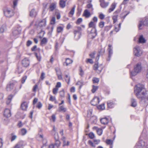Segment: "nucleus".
I'll use <instances>...</instances> for the list:
<instances>
[{"mask_svg":"<svg viewBox=\"0 0 148 148\" xmlns=\"http://www.w3.org/2000/svg\"><path fill=\"white\" fill-rule=\"evenodd\" d=\"M106 143L108 145H112V141L110 139H107Z\"/></svg>","mask_w":148,"mask_h":148,"instance_id":"nucleus-57","label":"nucleus"},{"mask_svg":"<svg viewBox=\"0 0 148 148\" xmlns=\"http://www.w3.org/2000/svg\"><path fill=\"white\" fill-rule=\"evenodd\" d=\"M79 75L81 77H82L84 74V72L81 66H80L79 68Z\"/></svg>","mask_w":148,"mask_h":148,"instance_id":"nucleus-40","label":"nucleus"},{"mask_svg":"<svg viewBox=\"0 0 148 148\" xmlns=\"http://www.w3.org/2000/svg\"><path fill=\"white\" fill-rule=\"evenodd\" d=\"M108 48L107 50L108 51V56L106 58V60L107 61H110V60L111 57L113 53L112 47V45L110 44H109L108 45Z\"/></svg>","mask_w":148,"mask_h":148,"instance_id":"nucleus-8","label":"nucleus"},{"mask_svg":"<svg viewBox=\"0 0 148 148\" xmlns=\"http://www.w3.org/2000/svg\"><path fill=\"white\" fill-rule=\"evenodd\" d=\"M74 38L75 40H77L80 38L81 35V33L80 32L74 30Z\"/></svg>","mask_w":148,"mask_h":148,"instance_id":"nucleus-12","label":"nucleus"},{"mask_svg":"<svg viewBox=\"0 0 148 148\" xmlns=\"http://www.w3.org/2000/svg\"><path fill=\"white\" fill-rule=\"evenodd\" d=\"M99 81V79L96 77H94L92 79V81L94 83H98Z\"/></svg>","mask_w":148,"mask_h":148,"instance_id":"nucleus-49","label":"nucleus"},{"mask_svg":"<svg viewBox=\"0 0 148 148\" xmlns=\"http://www.w3.org/2000/svg\"><path fill=\"white\" fill-rule=\"evenodd\" d=\"M55 143L54 144L55 146H56L58 148L59 147L60 145V142L58 140H55Z\"/></svg>","mask_w":148,"mask_h":148,"instance_id":"nucleus-47","label":"nucleus"},{"mask_svg":"<svg viewBox=\"0 0 148 148\" xmlns=\"http://www.w3.org/2000/svg\"><path fill=\"white\" fill-rule=\"evenodd\" d=\"M87 7L89 9V10L90 11H92L93 10L92 5L91 3H88L87 5Z\"/></svg>","mask_w":148,"mask_h":148,"instance_id":"nucleus-38","label":"nucleus"},{"mask_svg":"<svg viewBox=\"0 0 148 148\" xmlns=\"http://www.w3.org/2000/svg\"><path fill=\"white\" fill-rule=\"evenodd\" d=\"M59 111H63L64 112H66V109L64 107V106H61L59 107Z\"/></svg>","mask_w":148,"mask_h":148,"instance_id":"nucleus-42","label":"nucleus"},{"mask_svg":"<svg viewBox=\"0 0 148 148\" xmlns=\"http://www.w3.org/2000/svg\"><path fill=\"white\" fill-rule=\"evenodd\" d=\"M100 122L104 125L108 123V119L106 118H103L100 119Z\"/></svg>","mask_w":148,"mask_h":148,"instance_id":"nucleus-26","label":"nucleus"},{"mask_svg":"<svg viewBox=\"0 0 148 148\" xmlns=\"http://www.w3.org/2000/svg\"><path fill=\"white\" fill-rule=\"evenodd\" d=\"M130 13V12H128V13L127 14H125V12H124L122 13L120 15V17L121 18H123V19L122 20V21H123L124 19L125 18L126 16Z\"/></svg>","mask_w":148,"mask_h":148,"instance_id":"nucleus-27","label":"nucleus"},{"mask_svg":"<svg viewBox=\"0 0 148 148\" xmlns=\"http://www.w3.org/2000/svg\"><path fill=\"white\" fill-rule=\"evenodd\" d=\"M21 30L20 29H16L12 31V34L13 36L15 37L18 36L21 33Z\"/></svg>","mask_w":148,"mask_h":148,"instance_id":"nucleus-18","label":"nucleus"},{"mask_svg":"<svg viewBox=\"0 0 148 148\" xmlns=\"http://www.w3.org/2000/svg\"><path fill=\"white\" fill-rule=\"evenodd\" d=\"M118 16V14L115 15L112 17V19L113 20V22L114 23H115L117 21Z\"/></svg>","mask_w":148,"mask_h":148,"instance_id":"nucleus-43","label":"nucleus"},{"mask_svg":"<svg viewBox=\"0 0 148 148\" xmlns=\"http://www.w3.org/2000/svg\"><path fill=\"white\" fill-rule=\"evenodd\" d=\"M146 42V40L143 37L142 35H140L138 38V42L140 43H144Z\"/></svg>","mask_w":148,"mask_h":148,"instance_id":"nucleus-20","label":"nucleus"},{"mask_svg":"<svg viewBox=\"0 0 148 148\" xmlns=\"http://www.w3.org/2000/svg\"><path fill=\"white\" fill-rule=\"evenodd\" d=\"M100 99L97 96H95L91 101V104L94 106L97 105L100 102Z\"/></svg>","mask_w":148,"mask_h":148,"instance_id":"nucleus-9","label":"nucleus"},{"mask_svg":"<svg viewBox=\"0 0 148 148\" xmlns=\"http://www.w3.org/2000/svg\"><path fill=\"white\" fill-rule=\"evenodd\" d=\"M116 6V3L115 2L111 4L110 8L108 9V12L109 13H110L113 11L115 9Z\"/></svg>","mask_w":148,"mask_h":148,"instance_id":"nucleus-16","label":"nucleus"},{"mask_svg":"<svg viewBox=\"0 0 148 148\" xmlns=\"http://www.w3.org/2000/svg\"><path fill=\"white\" fill-rule=\"evenodd\" d=\"M86 62L87 63H89L90 64H92L93 62L92 59H87L86 60Z\"/></svg>","mask_w":148,"mask_h":148,"instance_id":"nucleus-62","label":"nucleus"},{"mask_svg":"<svg viewBox=\"0 0 148 148\" xmlns=\"http://www.w3.org/2000/svg\"><path fill=\"white\" fill-rule=\"evenodd\" d=\"M98 88V86L93 85L92 88L91 90L92 92L93 93H95V91L97 90Z\"/></svg>","mask_w":148,"mask_h":148,"instance_id":"nucleus-45","label":"nucleus"},{"mask_svg":"<svg viewBox=\"0 0 148 148\" xmlns=\"http://www.w3.org/2000/svg\"><path fill=\"white\" fill-rule=\"evenodd\" d=\"M66 138L64 136H63L62 138V140L63 141V146H68L69 145V141H67L66 143Z\"/></svg>","mask_w":148,"mask_h":148,"instance_id":"nucleus-24","label":"nucleus"},{"mask_svg":"<svg viewBox=\"0 0 148 148\" xmlns=\"http://www.w3.org/2000/svg\"><path fill=\"white\" fill-rule=\"evenodd\" d=\"M60 96L61 97H64V92L63 90L60 92Z\"/></svg>","mask_w":148,"mask_h":148,"instance_id":"nucleus-54","label":"nucleus"},{"mask_svg":"<svg viewBox=\"0 0 148 148\" xmlns=\"http://www.w3.org/2000/svg\"><path fill=\"white\" fill-rule=\"evenodd\" d=\"M6 29V26L5 24L3 25L0 28V32L3 33Z\"/></svg>","mask_w":148,"mask_h":148,"instance_id":"nucleus-36","label":"nucleus"},{"mask_svg":"<svg viewBox=\"0 0 148 148\" xmlns=\"http://www.w3.org/2000/svg\"><path fill=\"white\" fill-rule=\"evenodd\" d=\"M27 132V131L25 128H23L21 130V134L22 135L24 136L25 135Z\"/></svg>","mask_w":148,"mask_h":148,"instance_id":"nucleus-44","label":"nucleus"},{"mask_svg":"<svg viewBox=\"0 0 148 148\" xmlns=\"http://www.w3.org/2000/svg\"><path fill=\"white\" fill-rule=\"evenodd\" d=\"M3 11L5 16L8 18L11 17L14 15V14L13 11L8 8H5L4 9Z\"/></svg>","mask_w":148,"mask_h":148,"instance_id":"nucleus-4","label":"nucleus"},{"mask_svg":"<svg viewBox=\"0 0 148 148\" xmlns=\"http://www.w3.org/2000/svg\"><path fill=\"white\" fill-rule=\"evenodd\" d=\"M82 21V18H78L76 21V23L77 24H79Z\"/></svg>","mask_w":148,"mask_h":148,"instance_id":"nucleus-63","label":"nucleus"},{"mask_svg":"<svg viewBox=\"0 0 148 148\" xmlns=\"http://www.w3.org/2000/svg\"><path fill=\"white\" fill-rule=\"evenodd\" d=\"M142 67L141 63H138L136 64L134 66L133 71L130 72L131 76H135L141 71Z\"/></svg>","mask_w":148,"mask_h":148,"instance_id":"nucleus-2","label":"nucleus"},{"mask_svg":"<svg viewBox=\"0 0 148 148\" xmlns=\"http://www.w3.org/2000/svg\"><path fill=\"white\" fill-rule=\"evenodd\" d=\"M83 15L86 18H89L91 15V14L87 10H85L84 12Z\"/></svg>","mask_w":148,"mask_h":148,"instance_id":"nucleus-23","label":"nucleus"},{"mask_svg":"<svg viewBox=\"0 0 148 148\" xmlns=\"http://www.w3.org/2000/svg\"><path fill=\"white\" fill-rule=\"evenodd\" d=\"M76 85H79V88L80 89L84 85V82L82 81H78L76 83Z\"/></svg>","mask_w":148,"mask_h":148,"instance_id":"nucleus-37","label":"nucleus"},{"mask_svg":"<svg viewBox=\"0 0 148 148\" xmlns=\"http://www.w3.org/2000/svg\"><path fill=\"white\" fill-rule=\"evenodd\" d=\"M57 74L58 75V78L59 79H62V76L60 74V70H56Z\"/></svg>","mask_w":148,"mask_h":148,"instance_id":"nucleus-41","label":"nucleus"},{"mask_svg":"<svg viewBox=\"0 0 148 148\" xmlns=\"http://www.w3.org/2000/svg\"><path fill=\"white\" fill-rule=\"evenodd\" d=\"M90 121L92 123H96L97 121V119L96 116H93L90 118Z\"/></svg>","mask_w":148,"mask_h":148,"instance_id":"nucleus-35","label":"nucleus"},{"mask_svg":"<svg viewBox=\"0 0 148 148\" xmlns=\"http://www.w3.org/2000/svg\"><path fill=\"white\" fill-rule=\"evenodd\" d=\"M148 25V18H146L144 21H140L138 25L139 29H142L144 25Z\"/></svg>","mask_w":148,"mask_h":148,"instance_id":"nucleus-7","label":"nucleus"},{"mask_svg":"<svg viewBox=\"0 0 148 148\" xmlns=\"http://www.w3.org/2000/svg\"><path fill=\"white\" fill-rule=\"evenodd\" d=\"M60 5L62 8H64L66 5V2L63 0H60Z\"/></svg>","mask_w":148,"mask_h":148,"instance_id":"nucleus-34","label":"nucleus"},{"mask_svg":"<svg viewBox=\"0 0 148 148\" xmlns=\"http://www.w3.org/2000/svg\"><path fill=\"white\" fill-rule=\"evenodd\" d=\"M37 14V12L34 9H32L29 12V15L31 17H35Z\"/></svg>","mask_w":148,"mask_h":148,"instance_id":"nucleus-19","label":"nucleus"},{"mask_svg":"<svg viewBox=\"0 0 148 148\" xmlns=\"http://www.w3.org/2000/svg\"><path fill=\"white\" fill-rule=\"evenodd\" d=\"M13 97V96L12 95H10L8 96L6 101V103L7 105H8L10 103Z\"/></svg>","mask_w":148,"mask_h":148,"instance_id":"nucleus-31","label":"nucleus"},{"mask_svg":"<svg viewBox=\"0 0 148 148\" xmlns=\"http://www.w3.org/2000/svg\"><path fill=\"white\" fill-rule=\"evenodd\" d=\"M134 92L142 103L145 105H148V91L145 89L143 85L137 84L135 87Z\"/></svg>","mask_w":148,"mask_h":148,"instance_id":"nucleus-1","label":"nucleus"},{"mask_svg":"<svg viewBox=\"0 0 148 148\" xmlns=\"http://www.w3.org/2000/svg\"><path fill=\"white\" fill-rule=\"evenodd\" d=\"M112 27L111 25L105 26L104 28V31L107 32L111 29Z\"/></svg>","mask_w":148,"mask_h":148,"instance_id":"nucleus-50","label":"nucleus"},{"mask_svg":"<svg viewBox=\"0 0 148 148\" xmlns=\"http://www.w3.org/2000/svg\"><path fill=\"white\" fill-rule=\"evenodd\" d=\"M99 2L101 7L103 8L107 7L109 3V2H106L105 0H99Z\"/></svg>","mask_w":148,"mask_h":148,"instance_id":"nucleus-11","label":"nucleus"},{"mask_svg":"<svg viewBox=\"0 0 148 148\" xmlns=\"http://www.w3.org/2000/svg\"><path fill=\"white\" fill-rule=\"evenodd\" d=\"M28 107L27 103L26 102H24L22 103L21 107L23 110H26Z\"/></svg>","mask_w":148,"mask_h":148,"instance_id":"nucleus-22","label":"nucleus"},{"mask_svg":"<svg viewBox=\"0 0 148 148\" xmlns=\"http://www.w3.org/2000/svg\"><path fill=\"white\" fill-rule=\"evenodd\" d=\"M63 29V28L62 27L59 26L57 27V31L58 33H60L61 32Z\"/></svg>","mask_w":148,"mask_h":148,"instance_id":"nucleus-48","label":"nucleus"},{"mask_svg":"<svg viewBox=\"0 0 148 148\" xmlns=\"http://www.w3.org/2000/svg\"><path fill=\"white\" fill-rule=\"evenodd\" d=\"M75 7H76L75 5H74L73 7V8L71 9V11L69 12V14H70L72 15H73V14H74V12H75Z\"/></svg>","mask_w":148,"mask_h":148,"instance_id":"nucleus-39","label":"nucleus"},{"mask_svg":"<svg viewBox=\"0 0 148 148\" xmlns=\"http://www.w3.org/2000/svg\"><path fill=\"white\" fill-rule=\"evenodd\" d=\"M14 84L13 83H10L7 86L6 89L8 91H11L13 89Z\"/></svg>","mask_w":148,"mask_h":148,"instance_id":"nucleus-15","label":"nucleus"},{"mask_svg":"<svg viewBox=\"0 0 148 148\" xmlns=\"http://www.w3.org/2000/svg\"><path fill=\"white\" fill-rule=\"evenodd\" d=\"M105 51V48H102L101 49V50L100 51H99V55H103Z\"/></svg>","mask_w":148,"mask_h":148,"instance_id":"nucleus-46","label":"nucleus"},{"mask_svg":"<svg viewBox=\"0 0 148 148\" xmlns=\"http://www.w3.org/2000/svg\"><path fill=\"white\" fill-rule=\"evenodd\" d=\"M49 100L50 101H53L55 100H56V98L55 97H53L52 95H50V97L49 99Z\"/></svg>","mask_w":148,"mask_h":148,"instance_id":"nucleus-56","label":"nucleus"},{"mask_svg":"<svg viewBox=\"0 0 148 148\" xmlns=\"http://www.w3.org/2000/svg\"><path fill=\"white\" fill-rule=\"evenodd\" d=\"M56 116L55 115L53 114L51 116V118L50 119L51 120H52L53 122H55L56 120Z\"/></svg>","mask_w":148,"mask_h":148,"instance_id":"nucleus-58","label":"nucleus"},{"mask_svg":"<svg viewBox=\"0 0 148 148\" xmlns=\"http://www.w3.org/2000/svg\"><path fill=\"white\" fill-rule=\"evenodd\" d=\"M97 108L98 109L100 110H103L105 108V106L104 104H102L99 105Z\"/></svg>","mask_w":148,"mask_h":148,"instance_id":"nucleus-51","label":"nucleus"},{"mask_svg":"<svg viewBox=\"0 0 148 148\" xmlns=\"http://www.w3.org/2000/svg\"><path fill=\"white\" fill-rule=\"evenodd\" d=\"M114 103L112 101H107V105L108 108H112L114 106Z\"/></svg>","mask_w":148,"mask_h":148,"instance_id":"nucleus-28","label":"nucleus"},{"mask_svg":"<svg viewBox=\"0 0 148 148\" xmlns=\"http://www.w3.org/2000/svg\"><path fill=\"white\" fill-rule=\"evenodd\" d=\"M3 114L4 116L7 118L10 117L11 115L10 110L9 109H5L4 110Z\"/></svg>","mask_w":148,"mask_h":148,"instance_id":"nucleus-14","label":"nucleus"},{"mask_svg":"<svg viewBox=\"0 0 148 148\" xmlns=\"http://www.w3.org/2000/svg\"><path fill=\"white\" fill-rule=\"evenodd\" d=\"M92 110L89 109L88 110V116L89 117L92 114Z\"/></svg>","mask_w":148,"mask_h":148,"instance_id":"nucleus-64","label":"nucleus"},{"mask_svg":"<svg viewBox=\"0 0 148 148\" xmlns=\"http://www.w3.org/2000/svg\"><path fill=\"white\" fill-rule=\"evenodd\" d=\"M56 8V4L55 3H52L50 5L49 8V11H53Z\"/></svg>","mask_w":148,"mask_h":148,"instance_id":"nucleus-21","label":"nucleus"},{"mask_svg":"<svg viewBox=\"0 0 148 148\" xmlns=\"http://www.w3.org/2000/svg\"><path fill=\"white\" fill-rule=\"evenodd\" d=\"M58 90V88H55L53 90V94L56 95L57 93V91Z\"/></svg>","mask_w":148,"mask_h":148,"instance_id":"nucleus-60","label":"nucleus"},{"mask_svg":"<svg viewBox=\"0 0 148 148\" xmlns=\"http://www.w3.org/2000/svg\"><path fill=\"white\" fill-rule=\"evenodd\" d=\"M25 145V143L24 141H20L16 145L14 148H23V147Z\"/></svg>","mask_w":148,"mask_h":148,"instance_id":"nucleus-10","label":"nucleus"},{"mask_svg":"<svg viewBox=\"0 0 148 148\" xmlns=\"http://www.w3.org/2000/svg\"><path fill=\"white\" fill-rule=\"evenodd\" d=\"M73 62V61L69 58H67L66 59V62L64 63V65H65V64H66V66H68L69 64H71Z\"/></svg>","mask_w":148,"mask_h":148,"instance_id":"nucleus-33","label":"nucleus"},{"mask_svg":"<svg viewBox=\"0 0 148 148\" xmlns=\"http://www.w3.org/2000/svg\"><path fill=\"white\" fill-rule=\"evenodd\" d=\"M89 27H92V29L91 30V34L93 38H94L97 35V31L96 28V24L93 21H91L88 24Z\"/></svg>","mask_w":148,"mask_h":148,"instance_id":"nucleus-3","label":"nucleus"},{"mask_svg":"<svg viewBox=\"0 0 148 148\" xmlns=\"http://www.w3.org/2000/svg\"><path fill=\"white\" fill-rule=\"evenodd\" d=\"M89 136L90 138L92 139L95 137L94 134L93 132H91L89 134Z\"/></svg>","mask_w":148,"mask_h":148,"instance_id":"nucleus-61","label":"nucleus"},{"mask_svg":"<svg viewBox=\"0 0 148 148\" xmlns=\"http://www.w3.org/2000/svg\"><path fill=\"white\" fill-rule=\"evenodd\" d=\"M131 106L133 107H135L137 105V102L135 99L132 98L131 100Z\"/></svg>","mask_w":148,"mask_h":148,"instance_id":"nucleus-25","label":"nucleus"},{"mask_svg":"<svg viewBox=\"0 0 148 148\" xmlns=\"http://www.w3.org/2000/svg\"><path fill=\"white\" fill-rule=\"evenodd\" d=\"M48 40L47 39L45 38H43L41 40L40 45H45L47 42Z\"/></svg>","mask_w":148,"mask_h":148,"instance_id":"nucleus-29","label":"nucleus"},{"mask_svg":"<svg viewBox=\"0 0 148 148\" xmlns=\"http://www.w3.org/2000/svg\"><path fill=\"white\" fill-rule=\"evenodd\" d=\"M54 137L55 140H57L59 139L58 133H55L54 134Z\"/></svg>","mask_w":148,"mask_h":148,"instance_id":"nucleus-59","label":"nucleus"},{"mask_svg":"<svg viewBox=\"0 0 148 148\" xmlns=\"http://www.w3.org/2000/svg\"><path fill=\"white\" fill-rule=\"evenodd\" d=\"M134 53L135 56L137 57L140 56L142 53V51L138 46H136L134 49Z\"/></svg>","mask_w":148,"mask_h":148,"instance_id":"nucleus-6","label":"nucleus"},{"mask_svg":"<svg viewBox=\"0 0 148 148\" xmlns=\"http://www.w3.org/2000/svg\"><path fill=\"white\" fill-rule=\"evenodd\" d=\"M105 23L103 21H101L99 23V27L101 28H102L104 26Z\"/></svg>","mask_w":148,"mask_h":148,"instance_id":"nucleus-52","label":"nucleus"},{"mask_svg":"<svg viewBox=\"0 0 148 148\" xmlns=\"http://www.w3.org/2000/svg\"><path fill=\"white\" fill-rule=\"evenodd\" d=\"M100 66H99L98 64H95L94 65V69L95 70V71H97L98 70L100 72H101V71H102V68H101L99 69V68Z\"/></svg>","mask_w":148,"mask_h":148,"instance_id":"nucleus-32","label":"nucleus"},{"mask_svg":"<svg viewBox=\"0 0 148 148\" xmlns=\"http://www.w3.org/2000/svg\"><path fill=\"white\" fill-rule=\"evenodd\" d=\"M22 64L25 67H27L29 65V61L27 58H25L22 61Z\"/></svg>","mask_w":148,"mask_h":148,"instance_id":"nucleus-13","label":"nucleus"},{"mask_svg":"<svg viewBox=\"0 0 148 148\" xmlns=\"http://www.w3.org/2000/svg\"><path fill=\"white\" fill-rule=\"evenodd\" d=\"M56 18L55 17H53L51 21V24H54L55 23Z\"/></svg>","mask_w":148,"mask_h":148,"instance_id":"nucleus-55","label":"nucleus"},{"mask_svg":"<svg viewBox=\"0 0 148 148\" xmlns=\"http://www.w3.org/2000/svg\"><path fill=\"white\" fill-rule=\"evenodd\" d=\"M135 148H148V144H145L143 140L139 141L136 144Z\"/></svg>","mask_w":148,"mask_h":148,"instance_id":"nucleus-5","label":"nucleus"},{"mask_svg":"<svg viewBox=\"0 0 148 148\" xmlns=\"http://www.w3.org/2000/svg\"><path fill=\"white\" fill-rule=\"evenodd\" d=\"M27 77L26 76H24L22 77L21 79V82L22 84H23L25 83L26 80L27 79Z\"/></svg>","mask_w":148,"mask_h":148,"instance_id":"nucleus-53","label":"nucleus"},{"mask_svg":"<svg viewBox=\"0 0 148 148\" xmlns=\"http://www.w3.org/2000/svg\"><path fill=\"white\" fill-rule=\"evenodd\" d=\"M46 25V18H45L41 21L39 23L38 25L40 27H45Z\"/></svg>","mask_w":148,"mask_h":148,"instance_id":"nucleus-17","label":"nucleus"},{"mask_svg":"<svg viewBox=\"0 0 148 148\" xmlns=\"http://www.w3.org/2000/svg\"><path fill=\"white\" fill-rule=\"evenodd\" d=\"M95 128L97 130V134L99 136L101 135L102 133L103 130L101 128H98L97 127H93V129Z\"/></svg>","mask_w":148,"mask_h":148,"instance_id":"nucleus-30","label":"nucleus"}]
</instances>
